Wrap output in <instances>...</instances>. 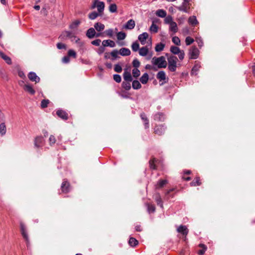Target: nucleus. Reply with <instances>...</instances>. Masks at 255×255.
<instances>
[{"instance_id": "nucleus-38", "label": "nucleus", "mask_w": 255, "mask_h": 255, "mask_svg": "<svg viewBox=\"0 0 255 255\" xmlns=\"http://www.w3.org/2000/svg\"><path fill=\"white\" fill-rule=\"evenodd\" d=\"M165 47V44L162 43H159L156 45L155 50L156 52H160L162 51Z\"/></svg>"}, {"instance_id": "nucleus-26", "label": "nucleus", "mask_w": 255, "mask_h": 255, "mask_svg": "<svg viewBox=\"0 0 255 255\" xmlns=\"http://www.w3.org/2000/svg\"><path fill=\"white\" fill-rule=\"evenodd\" d=\"M120 54L122 56H128L130 54V51L127 48H122L119 51Z\"/></svg>"}, {"instance_id": "nucleus-35", "label": "nucleus", "mask_w": 255, "mask_h": 255, "mask_svg": "<svg viewBox=\"0 0 255 255\" xmlns=\"http://www.w3.org/2000/svg\"><path fill=\"white\" fill-rule=\"evenodd\" d=\"M156 15L160 17H165L166 16V12L163 9H158L156 11Z\"/></svg>"}, {"instance_id": "nucleus-3", "label": "nucleus", "mask_w": 255, "mask_h": 255, "mask_svg": "<svg viewBox=\"0 0 255 255\" xmlns=\"http://www.w3.org/2000/svg\"><path fill=\"white\" fill-rule=\"evenodd\" d=\"M97 7L98 13L102 14L105 8V3L103 1H100L99 0H94L93 3L91 6L92 9Z\"/></svg>"}, {"instance_id": "nucleus-10", "label": "nucleus", "mask_w": 255, "mask_h": 255, "mask_svg": "<svg viewBox=\"0 0 255 255\" xmlns=\"http://www.w3.org/2000/svg\"><path fill=\"white\" fill-rule=\"evenodd\" d=\"M177 231L181 233L182 235L185 236L186 238V236L188 235L189 230L187 227L185 225H180L177 229Z\"/></svg>"}, {"instance_id": "nucleus-47", "label": "nucleus", "mask_w": 255, "mask_h": 255, "mask_svg": "<svg viewBox=\"0 0 255 255\" xmlns=\"http://www.w3.org/2000/svg\"><path fill=\"white\" fill-rule=\"evenodd\" d=\"M139 44L137 42H133L131 45V49L132 51L136 52L139 49Z\"/></svg>"}, {"instance_id": "nucleus-64", "label": "nucleus", "mask_w": 255, "mask_h": 255, "mask_svg": "<svg viewBox=\"0 0 255 255\" xmlns=\"http://www.w3.org/2000/svg\"><path fill=\"white\" fill-rule=\"evenodd\" d=\"M177 54L178 55V57L180 60H182L184 59L185 53L183 50H181L180 53Z\"/></svg>"}, {"instance_id": "nucleus-6", "label": "nucleus", "mask_w": 255, "mask_h": 255, "mask_svg": "<svg viewBox=\"0 0 255 255\" xmlns=\"http://www.w3.org/2000/svg\"><path fill=\"white\" fill-rule=\"evenodd\" d=\"M20 227L21 234L23 238L25 240L27 245H28L29 243V240L28 238L27 233L26 232L25 226L23 223L21 222L20 223Z\"/></svg>"}, {"instance_id": "nucleus-9", "label": "nucleus", "mask_w": 255, "mask_h": 255, "mask_svg": "<svg viewBox=\"0 0 255 255\" xmlns=\"http://www.w3.org/2000/svg\"><path fill=\"white\" fill-rule=\"evenodd\" d=\"M56 114L58 117L63 120L66 121L68 119V114L62 110H58L56 112Z\"/></svg>"}, {"instance_id": "nucleus-22", "label": "nucleus", "mask_w": 255, "mask_h": 255, "mask_svg": "<svg viewBox=\"0 0 255 255\" xmlns=\"http://www.w3.org/2000/svg\"><path fill=\"white\" fill-rule=\"evenodd\" d=\"M202 184L200 178L198 176H196L194 179L190 183L191 186H200Z\"/></svg>"}, {"instance_id": "nucleus-41", "label": "nucleus", "mask_w": 255, "mask_h": 255, "mask_svg": "<svg viewBox=\"0 0 255 255\" xmlns=\"http://www.w3.org/2000/svg\"><path fill=\"white\" fill-rule=\"evenodd\" d=\"M154 23L155 21L153 20L151 26L150 27V31L153 33H157L158 27Z\"/></svg>"}, {"instance_id": "nucleus-31", "label": "nucleus", "mask_w": 255, "mask_h": 255, "mask_svg": "<svg viewBox=\"0 0 255 255\" xmlns=\"http://www.w3.org/2000/svg\"><path fill=\"white\" fill-rule=\"evenodd\" d=\"M156 77L159 81L165 80L166 79V75L165 72L163 71H159L157 74Z\"/></svg>"}, {"instance_id": "nucleus-7", "label": "nucleus", "mask_w": 255, "mask_h": 255, "mask_svg": "<svg viewBox=\"0 0 255 255\" xmlns=\"http://www.w3.org/2000/svg\"><path fill=\"white\" fill-rule=\"evenodd\" d=\"M22 83L24 84V85L23 86L21 85V86H22L23 89L25 91L29 93L30 95H34L35 91L31 85L29 84H24L23 81H22Z\"/></svg>"}, {"instance_id": "nucleus-63", "label": "nucleus", "mask_w": 255, "mask_h": 255, "mask_svg": "<svg viewBox=\"0 0 255 255\" xmlns=\"http://www.w3.org/2000/svg\"><path fill=\"white\" fill-rule=\"evenodd\" d=\"M105 33L108 36L111 37L113 35V30L112 29H109L105 31Z\"/></svg>"}, {"instance_id": "nucleus-17", "label": "nucleus", "mask_w": 255, "mask_h": 255, "mask_svg": "<svg viewBox=\"0 0 255 255\" xmlns=\"http://www.w3.org/2000/svg\"><path fill=\"white\" fill-rule=\"evenodd\" d=\"M140 117L142 119V121L144 122V125L145 128H149V121L144 113H142L140 114Z\"/></svg>"}, {"instance_id": "nucleus-46", "label": "nucleus", "mask_w": 255, "mask_h": 255, "mask_svg": "<svg viewBox=\"0 0 255 255\" xmlns=\"http://www.w3.org/2000/svg\"><path fill=\"white\" fill-rule=\"evenodd\" d=\"M132 74L133 77L136 78L139 76L140 72L137 68H134L132 70Z\"/></svg>"}, {"instance_id": "nucleus-19", "label": "nucleus", "mask_w": 255, "mask_h": 255, "mask_svg": "<svg viewBox=\"0 0 255 255\" xmlns=\"http://www.w3.org/2000/svg\"><path fill=\"white\" fill-rule=\"evenodd\" d=\"M148 34L146 32H143L138 36V39L142 44H144L146 39L148 38Z\"/></svg>"}, {"instance_id": "nucleus-36", "label": "nucleus", "mask_w": 255, "mask_h": 255, "mask_svg": "<svg viewBox=\"0 0 255 255\" xmlns=\"http://www.w3.org/2000/svg\"><path fill=\"white\" fill-rule=\"evenodd\" d=\"M128 244L131 247H134L138 245V242L135 238L131 237L128 241Z\"/></svg>"}, {"instance_id": "nucleus-45", "label": "nucleus", "mask_w": 255, "mask_h": 255, "mask_svg": "<svg viewBox=\"0 0 255 255\" xmlns=\"http://www.w3.org/2000/svg\"><path fill=\"white\" fill-rule=\"evenodd\" d=\"M120 54L119 51L117 50H114L111 52V55L112 56V60H114L118 57V54Z\"/></svg>"}, {"instance_id": "nucleus-57", "label": "nucleus", "mask_w": 255, "mask_h": 255, "mask_svg": "<svg viewBox=\"0 0 255 255\" xmlns=\"http://www.w3.org/2000/svg\"><path fill=\"white\" fill-rule=\"evenodd\" d=\"M113 79L116 82L118 83H120L122 81L121 76L118 74H114L113 75Z\"/></svg>"}, {"instance_id": "nucleus-40", "label": "nucleus", "mask_w": 255, "mask_h": 255, "mask_svg": "<svg viewBox=\"0 0 255 255\" xmlns=\"http://www.w3.org/2000/svg\"><path fill=\"white\" fill-rule=\"evenodd\" d=\"M170 51L174 54H177L180 53L181 50L177 46H171L170 48Z\"/></svg>"}, {"instance_id": "nucleus-62", "label": "nucleus", "mask_w": 255, "mask_h": 255, "mask_svg": "<svg viewBox=\"0 0 255 255\" xmlns=\"http://www.w3.org/2000/svg\"><path fill=\"white\" fill-rule=\"evenodd\" d=\"M101 40L100 39H97L92 41L91 43L95 46H99Z\"/></svg>"}, {"instance_id": "nucleus-29", "label": "nucleus", "mask_w": 255, "mask_h": 255, "mask_svg": "<svg viewBox=\"0 0 255 255\" xmlns=\"http://www.w3.org/2000/svg\"><path fill=\"white\" fill-rule=\"evenodd\" d=\"M95 29L98 31H101L105 28V25L101 22H97L94 25Z\"/></svg>"}, {"instance_id": "nucleus-52", "label": "nucleus", "mask_w": 255, "mask_h": 255, "mask_svg": "<svg viewBox=\"0 0 255 255\" xmlns=\"http://www.w3.org/2000/svg\"><path fill=\"white\" fill-rule=\"evenodd\" d=\"M49 101L48 100H43L41 103V107L42 108H45L47 107Z\"/></svg>"}, {"instance_id": "nucleus-8", "label": "nucleus", "mask_w": 255, "mask_h": 255, "mask_svg": "<svg viewBox=\"0 0 255 255\" xmlns=\"http://www.w3.org/2000/svg\"><path fill=\"white\" fill-rule=\"evenodd\" d=\"M44 143V140L42 136H38L35 137L34 140V146L37 148L42 146Z\"/></svg>"}, {"instance_id": "nucleus-23", "label": "nucleus", "mask_w": 255, "mask_h": 255, "mask_svg": "<svg viewBox=\"0 0 255 255\" xmlns=\"http://www.w3.org/2000/svg\"><path fill=\"white\" fill-rule=\"evenodd\" d=\"M157 160L155 157H152L151 159L149 161V167L151 169H156L155 163L157 162Z\"/></svg>"}, {"instance_id": "nucleus-34", "label": "nucleus", "mask_w": 255, "mask_h": 255, "mask_svg": "<svg viewBox=\"0 0 255 255\" xmlns=\"http://www.w3.org/2000/svg\"><path fill=\"white\" fill-rule=\"evenodd\" d=\"M154 119L156 121H163L164 119V115L161 113H158L154 115Z\"/></svg>"}, {"instance_id": "nucleus-53", "label": "nucleus", "mask_w": 255, "mask_h": 255, "mask_svg": "<svg viewBox=\"0 0 255 255\" xmlns=\"http://www.w3.org/2000/svg\"><path fill=\"white\" fill-rule=\"evenodd\" d=\"M164 22L165 23L170 24L172 22H173L172 17L170 15H168L167 16L165 17Z\"/></svg>"}, {"instance_id": "nucleus-32", "label": "nucleus", "mask_w": 255, "mask_h": 255, "mask_svg": "<svg viewBox=\"0 0 255 255\" xmlns=\"http://www.w3.org/2000/svg\"><path fill=\"white\" fill-rule=\"evenodd\" d=\"M199 247L201 248V249L198 251V254L199 255H204L207 249L206 246L204 244H200L199 245Z\"/></svg>"}, {"instance_id": "nucleus-28", "label": "nucleus", "mask_w": 255, "mask_h": 255, "mask_svg": "<svg viewBox=\"0 0 255 255\" xmlns=\"http://www.w3.org/2000/svg\"><path fill=\"white\" fill-rule=\"evenodd\" d=\"M149 79V76L147 73H145L140 78V81L143 84H145L147 83Z\"/></svg>"}, {"instance_id": "nucleus-14", "label": "nucleus", "mask_w": 255, "mask_h": 255, "mask_svg": "<svg viewBox=\"0 0 255 255\" xmlns=\"http://www.w3.org/2000/svg\"><path fill=\"white\" fill-rule=\"evenodd\" d=\"M153 198L157 203V205L159 206L161 208H163V205L162 200L159 193H157L153 195Z\"/></svg>"}, {"instance_id": "nucleus-58", "label": "nucleus", "mask_w": 255, "mask_h": 255, "mask_svg": "<svg viewBox=\"0 0 255 255\" xmlns=\"http://www.w3.org/2000/svg\"><path fill=\"white\" fill-rule=\"evenodd\" d=\"M174 190V188H172V189H170L168 190H167L165 193V198L167 199H169L170 198V197H173V195H170V192L173 191Z\"/></svg>"}, {"instance_id": "nucleus-51", "label": "nucleus", "mask_w": 255, "mask_h": 255, "mask_svg": "<svg viewBox=\"0 0 255 255\" xmlns=\"http://www.w3.org/2000/svg\"><path fill=\"white\" fill-rule=\"evenodd\" d=\"M56 138L53 135H51L49 138V142L51 146H52L56 142Z\"/></svg>"}, {"instance_id": "nucleus-60", "label": "nucleus", "mask_w": 255, "mask_h": 255, "mask_svg": "<svg viewBox=\"0 0 255 255\" xmlns=\"http://www.w3.org/2000/svg\"><path fill=\"white\" fill-rule=\"evenodd\" d=\"M56 46H57V48L58 49H66V44L62 43H58L57 44Z\"/></svg>"}, {"instance_id": "nucleus-25", "label": "nucleus", "mask_w": 255, "mask_h": 255, "mask_svg": "<svg viewBox=\"0 0 255 255\" xmlns=\"http://www.w3.org/2000/svg\"><path fill=\"white\" fill-rule=\"evenodd\" d=\"M149 51V49L147 46L142 47L139 49V54L140 56H145L147 55Z\"/></svg>"}, {"instance_id": "nucleus-20", "label": "nucleus", "mask_w": 255, "mask_h": 255, "mask_svg": "<svg viewBox=\"0 0 255 255\" xmlns=\"http://www.w3.org/2000/svg\"><path fill=\"white\" fill-rule=\"evenodd\" d=\"M96 35V31L94 28H90L88 29L86 32V36L89 38H93L95 37Z\"/></svg>"}, {"instance_id": "nucleus-61", "label": "nucleus", "mask_w": 255, "mask_h": 255, "mask_svg": "<svg viewBox=\"0 0 255 255\" xmlns=\"http://www.w3.org/2000/svg\"><path fill=\"white\" fill-rule=\"evenodd\" d=\"M200 67L201 66L199 64H196L192 68V72L193 73L194 72H197L199 70Z\"/></svg>"}, {"instance_id": "nucleus-24", "label": "nucleus", "mask_w": 255, "mask_h": 255, "mask_svg": "<svg viewBox=\"0 0 255 255\" xmlns=\"http://www.w3.org/2000/svg\"><path fill=\"white\" fill-rule=\"evenodd\" d=\"M167 180H159L155 185V189H160L162 188L165 184L167 183Z\"/></svg>"}, {"instance_id": "nucleus-56", "label": "nucleus", "mask_w": 255, "mask_h": 255, "mask_svg": "<svg viewBox=\"0 0 255 255\" xmlns=\"http://www.w3.org/2000/svg\"><path fill=\"white\" fill-rule=\"evenodd\" d=\"M132 65L134 68H137L140 66V62L137 59H134L132 61Z\"/></svg>"}, {"instance_id": "nucleus-13", "label": "nucleus", "mask_w": 255, "mask_h": 255, "mask_svg": "<svg viewBox=\"0 0 255 255\" xmlns=\"http://www.w3.org/2000/svg\"><path fill=\"white\" fill-rule=\"evenodd\" d=\"M177 8L180 11L188 12V9L190 8V4L183 2L182 5L177 7Z\"/></svg>"}, {"instance_id": "nucleus-2", "label": "nucleus", "mask_w": 255, "mask_h": 255, "mask_svg": "<svg viewBox=\"0 0 255 255\" xmlns=\"http://www.w3.org/2000/svg\"><path fill=\"white\" fill-rule=\"evenodd\" d=\"M168 66V68L171 72H175L177 68V58L175 56H170L167 58Z\"/></svg>"}, {"instance_id": "nucleus-59", "label": "nucleus", "mask_w": 255, "mask_h": 255, "mask_svg": "<svg viewBox=\"0 0 255 255\" xmlns=\"http://www.w3.org/2000/svg\"><path fill=\"white\" fill-rule=\"evenodd\" d=\"M114 70L118 73H121L122 71V66L119 64H116L114 67Z\"/></svg>"}, {"instance_id": "nucleus-37", "label": "nucleus", "mask_w": 255, "mask_h": 255, "mask_svg": "<svg viewBox=\"0 0 255 255\" xmlns=\"http://www.w3.org/2000/svg\"><path fill=\"white\" fill-rule=\"evenodd\" d=\"M132 87L133 89L137 90L141 88V85L138 81L134 80L132 83Z\"/></svg>"}, {"instance_id": "nucleus-4", "label": "nucleus", "mask_w": 255, "mask_h": 255, "mask_svg": "<svg viewBox=\"0 0 255 255\" xmlns=\"http://www.w3.org/2000/svg\"><path fill=\"white\" fill-rule=\"evenodd\" d=\"M199 51L195 46H192L189 49V59H196L198 57Z\"/></svg>"}, {"instance_id": "nucleus-21", "label": "nucleus", "mask_w": 255, "mask_h": 255, "mask_svg": "<svg viewBox=\"0 0 255 255\" xmlns=\"http://www.w3.org/2000/svg\"><path fill=\"white\" fill-rule=\"evenodd\" d=\"M102 44L104 47L110 46L111 47H114L115 46V42L111 40H105L103 41Z\"/></svg>"}, {"instance_id": "nucleus-33", "label": "nucleus", "mask_w": 255, "mask_h": 255, "mask_svg": "<svg viewBox=\"0 0 255 255\" xmlns=\"http://www.w3.org/2000/svg\"><path fill=\"white\" fill-rule=\"evenodd\" d=\"M169 29L174 33H175L178 31V27L177 24L175 22L173 21L170 24Z\"/></svg>"}, {"instance_id": "nucleus-49", "label": "nucleus", "mask_w": 255, "mask_h": 255, "mask_svg": "<svg viewBox=\"0 0 255 255\" xmlns=\"http://www.w3.org/2000/svg\"><path fill=\"white\" fill-rule=\"evenodd\" d=\"M109 10L111 12H115L117 10V6L115 3L111 4L109 6Z\"/></svg>"}, {"instance_id": "nucleus-54", "label": "nucleus", "mask_w": 255, "mask_h": 255, "mask_svg": "<svg viewBox=\"0 0 255 255\" xmlns=\"http://www.w3.org/2000/svg\"><path fill=\"white\" fill-rule=\"evenodd\" d=\"M172 42L177 45H180V40L177 36H174L172 39Z\"/></svg>"}, {"instance_id": "nucleus-16", "label": "nucleus", "mask_w": 255, "mask_h": 255, "mask_svg": "<svg viewBox=\"0 0 255 255\" xmlns=\"http://www.w3.org/2000/svg\"><path fill=\"white\" fill-rule=\"evenodd\" d=\"M0 57L3 60L5 61V62L7 64H9V65H10L12 63V62H11V58L8 56L7 55H6V54H5L3 52H2V51H0Z\"/></svg>"}, {"instance_id": "nucleus-44", "label": "nucleus", "mask_w": 255, "mask_h": 255, "mask_svg": "<svg viewBox=\"0 0 255 255\" xmlns=\"http://www.w3.org/2000/svg\"><path fill=\"white\" fill-rule=\"evenodd\" d=\"M117 36L118 40H124L126 38V34L124 32L120 31L117 33Z\"/></svg>"}, {"instance_id": "nucleus-18", "label": "nucleus", "mask_w": 255, "mask_h": 255, "mask_svg": "<svg viewBox=\"0 0 255 255\" xmlns=\"http://www.w3.org/2000/svg\"><path fill=\"white\" fill-rule=\"evenodd\" d=\"M124 80L125 81H132V78L130 72L127 70H125L123 74Z\"/></svg>"}, {"instance_id": "nucleus-50", "label": "nucleus", "mask_w": 255, "mask_h": 255, "mask_svg": "<svg viewBox=\"0 0 255 255\" xmlns=\"http://www.w3.org/2000/svg\"><path fill=\"white\" fill-rule=\"evenodd\" d=\"M60 36H62V37H69V38H72L73 37H74V36H73L72 35V33L71 32H70V31H65L64 32H63V33Z\"/></svg>"}, {"instance_id": "nucleus-48", "label": "nucleus", "mask_w": 255, "mask_h": 255, "mask_svg": "<svg viewBox=\"0 0 255 255\" xmlns=\"http://www.w3.org/2000/svg\"><path fill=\"white\" fill-rule=\"evenodd\" d=\"M67 55L69 57H72L74 58H76L77 54H76V52L74 50H73L72 49H70L68 51Z\"/></svg>"}, {"instance_id": "nucleus-11", "label": "nucleus", "mask_w": 255, "mask_h": 255, "mask_svg": "<svg viewBox=\"0 0 255 255\" xmlns=\"http://www.w3.org/2000/svg\"><path fill=\"white\" fill-rule=\"evenodd\" d=\"M165 128L163 125L156 126L154 128V132L155 134L161 135L164 133Z\"/></svg>"}, {"instance_id": "nucleus-12", "label": "nucleus", "mask_w": 255, "mask_h": 255, "mask_svg": "<svg viewBox=\"0 0 255 255\" xmlns=\"http://www.w3.org/2000/svg\"><path fill=\"white\" fill-rule=\"evenodd\" d=\"M28 77L30 81L35 82L36 83L40 81V78L34 72H30L29 73Z\"/></svg>"}, {"instance_id": "nucleus-30", "label": "nucleus", "mask_w": 255, "mask_h": 255, "mask_svg": "<svg viewBox=\"0 0 255 255\" xmlns=\"http://www.w3.org/2000/svg\"><path fill=\"white\" fill-rule=\"evenodd\" d=\"M188 22L190 24L192 25V26H195L198 23L196 17L195 16H192L189 17L188 19Z\"/></svg>"}, {"instance_id": "nucleus-1", "label": "nucleus", "mask_w": 255, "mask_h": 255, "mask_svg": "<svg viewBox=\"0 0 255 255\" xmlns=\"http://www.w3.org/2000/svg\"><path fill=\"white\" fill-rule=\"evenodd\" d=\"M151 62L153 65L157 66L158 68H166L167 66V62L163 56L159 57H153L152 58Z\"/></svg>"}, {"instance_id": "nucleus-55", "label": "nucleus", "mask_w": 255, "mask_h": 255, "mask_svg": "<svg viewBox=\"0 0 255 255\" xmlns=\"http://www.w3.org/2000/svg\"><path fill=\"white\" fill-rule=\"evenodd\" d=\"M194 39L190 36H188L185 39V43L187 45H189L194 42Z\"/></svg>"}, {"instance_id": "nucleus-15", "label": "nucleus", "mask_w": 255, "mask_h": 255, "mask_svg": "<svg viewBox=\"0 0 255 255\" xmlns=\"http://www.w3.org/2000/svg\"><path fill=\"white\" fill-rule=\"evenodd\" d=\"M135 23L134 20L131 19L127 21L124 25V28L126 29H132L135 27Z\"/></svg>"}, {"instance_id": "nucleus-42", "label": "nucleus", "mask_w": 255, "mask_h": 255, "mask_svg": "<svg viewBox=\"0 0 255 255\" xmlns=\"http://www.w3.org/2000/svg\"><path fill=\"white\" fill-rule=\"evenodd\" d=\"M6 126L5 124L2 123L0 124V133L2 136L6 133Z\"/></svg>"}, {"instance_id": "nucleus-39", "label": "nucleus", "mask_w": 255, "mask_h": 255, "mask_svg": "<svg viewBox=\"0 0 255 255\" xmlns=\"http://www.w3.org/2000/svg\"><path fill=\"white\" fill-rule=\"evenodd\" d=\"M146 205L149 213H154L155 212V207L154 205L149 203H147Z\"/></svg>"}, {"instance_id": "nucleus-5", "label": "nucleus", "mask_w": 255, "mask_h": 255, "mask_svg": "<svg viewBox=\"0 0 255 255\" xmlns=\"http://www.w3.org/2000/svg\"><path fill=\"white\" fill-rule=\"evenodd\" d=\"M61 190L63 193H68L70 191V184L66 179L63 180L61 186Z\"/></svg>"}, {"instance_id": "nucleus-27", "label": "nucleus", "mask_w": 255, "mask_h": 255, "mask_svg": "<svg viewBox=\"0 0 255 255\" xmlns=\"http://www.w3.org/2000/svg\"><path fill=\"white\" fill-rule=\"evenodd\" d=\"M130 82L131 81L124 80L122 84V87L126 90L128 91L131 89Z\"/></svg>"}, {"instance_id": "nucleus-43", "label": "nucleus", "mask_w": 255, "mask_h": 255, "mask_svg": "<svg viewBox=\"0 0 255 255\" xmlns=\"http://www.w3.org/2000/svg\"><path fill=\"white\" fill-rule=\"evenodd\" d=\"M99 13H97L95 11L92 12L89 14V18L91 20H94L96 19L99 15H101Z\"/></svg>"}]
</instances>
